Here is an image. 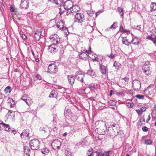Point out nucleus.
Returning <instances> with one entry per match:
<instances>
[{"mask_svg":"<svg viewBox=\"0 0 156 156\" xmlns=\"http://www.w3.org/2000/svg\"><path fill=\"white\" fill-rule=\"evenodd\" d=\"M80 55H82V56H80V59L83 60L86 59V57L87 56V54L83 52L81 53Z\"/></svg>","mask_w":156,"mask_h":156,"instance_id":"72a5a7b5","label":"nucleus"},{"mask_svg":"<svg viewBox=\"0 0 156 156\" xmlns=\"http://www.w3.org/2000/svg\"><path fill=\"white\" fill-rule=\"evenodd\" d=\"M132 10L133 11H135L137 10L138 8V5L137 3L132 2Z\"/></svg>","mask_w":156,"mask_h":156,"instance_id":"5701e85b","label":"nucleus"},{"mask_svg":"<svg viewBox=\"0 0 156 156\" xmlns=\"http://www.w3.org/2000/svg\"><path fill=\"white\" fill-rule=\"evenodd\" d=\"M41 31H36L34 33V37L35 39L37 41H39L41 38Z\"/></svg>","mask_w":156,"mask_h":156,"instance_id":"412c9836","label":"nucleus"},{"mask_svg":"<svg viewBox=\"0 0 156 156\" xmlns=\"http://www.w3.org/2000/svg\"><path fill=\"white\" fill-rule=\"evenodd\" d=\"M119 31L121 32H122V33H125L128 31L129 32V31H127L126 30H124L122 26V25H121L119 27Z\"/></svg>","mask_w":156,"mask_h":156,"instance_id":"ea45409f","label":"nucleus"},{"mask_svg":"<svg viewBox=\"0 0 156 156\" xmlns=\"http://www.w3.org/2000/svg\"><path fill=\"white\" fill-rule=\"evenodd\" d=\"M89 21L88 20H87L84 23H82L81 25L83 28H85L86 31L90 33L94 29L93 26H91L88 22Z\"/></svg>","mask_w":156,"mask_h":156,"instance_id":"0eeeda50","label":"nucleus"},{"mask_svg":"<svg viewBox=\"0 0 156 156\" xmlns=\"http://www.w3.org/2000/svg\"><path fill=\"white\" fill-rule=\"evenodd\" d=\"M49 97L50 98H54L57 99L58 97L57 92L55 91H52L50 93Z\"/></svg>","mask_w":156,"mask_h":156,"instance_id":"b1692460","label":"nucleus"},{"mask_svg":"<svg viewBox=\"0 0 156 156\" xmlns=\"http://www.w3.org/2000/svg\"><path fill=\"white\" fill-rule=\"evenodd\" d=\"M152 143V141L151 140H146L145 141V144L147 145H151Z\"/></svg>","mask_w":156,"mask_h":156,"instance_id":"c03bdc74","label":"nucleus"},{"mask_svg":"<svg viewBox=\"0 0 156 156\" xmlns=\"http://www.w3.org/2000/svg\"><path fill=\"white\" fill-rule=\"evenodd\" d=\"M49 38L52 42L53 44H58L60 42V39L59 38L58 36L56 34H54L51 35Z\"/></svg>","mask_w":156,"mask_h":156,"instance_id":"9d476101","label":"nucleus"},{"mask_svg":"<svg viewBox=\"0 0 156 156\" xmlns=\"http://www.w3.org/2000/svg\"><path fill=\"white\" fill-rule=\"evenodd\" d=\"M82 72L81 71H77L76 72L74 76H75V77H76L78 75H82Z\"/></svg>","mask_w":156,"mask_h":156,"instance_id":"603ef678","label":"nucleus"},{"mask_svg":"<svg viewBox=\"0 0 156 156\" xmlns=\"http://www.w3.org/2000/svg\"><path fill=\"white\" fill-rule=\"evenodd\" d=\"M126 106L129 108H132L133 107V106L132 105L131 103L130 102L127 103L126 104Z\"/></svg>","mask_w":156,"mask_h":156,"instance_id":"680f3d73","label":"nucleus"},{"mask_svg":"<svg viewBox=\"0 0 156 156\" xmlns=\"http://www.w3.org/2000/svg\"><path fill=\"white\" fill-rule=\"evenodd\" d=\"M61 48L56 44H51L48 47V49L51 53H55L57 52L60 51L62 52L63 50L64 47L61 46Z\"/></svg>","mask_w":156,"mask_h":156,"instance_id":"7ed1b4c3","label":"nucleus"},{"mask_svg":"<svg viewBox=\"0 0 156 156\" xmlns=\"http://www.w3.org/2000/svg\"><path fill=\"white\" fill-rule=\"evenodd\" d=\"M135 27H136L134 26ZM136 29H137L138 30H140V29H141V25H137L136 26Z\"/></svg>","mask_w":156,"mask_h":156,"instance_id":"338daca9","label":"nucleus"},{"mask_svg":"<svg viewBox=\"0 0 156 156\" xmlns=\"http://www.w3.org/2000/svg\"><path fill=\"white\" fill-rule=\"evenodd\" d=\"M87 13L89 16L91 17L93 16V14L94 13L93 11H91L90 10H87Z\"/></svg>","mask_w":156,"mask_h":156,"instance_id":"49530a36","label":"nucleus"},{"mask_svg":"<svg viewBox=\"0 0 156 156\" xmlns=\"http://www.w3.org/2000/svg\"><path fill=\"white\" fill-rule=\"evenodd\" d=\"M84 16L83 14L81 13H76L74 15V22L79 23H83L86 21H84Z\"/></svg>","mask_w":156,"mask_h":156,"instance_id":"39448f33","label":"nucleus"},{"mask_svg":"<svg viewBox=\"0 0 156 156\" xmlns=\"http://www.w3.org/2000/svg\"><path fill=\"white\" fill-rule=\"evenodd\" d=\"M95 130V132L99 135L105 134L107 130L105 123L103 121L100 122L98 128H96Z\"/></svg>","mask_w":156,"mask_h":156,"instance_id":"f257e3e1","label":"nucleus"},{"mask_svg":"<svg viewBox=\"0 0 156 156\" xmlns=\"http://www.w3.org/2000/svg\"><path fill=\"white\" fill-rule=\"evenodd\" d=\"M86 74L90 76H94V75L95 72L93 69H90L87 70Z\"/></svg>","mask_w":156,"mask_h":156,"instance_id":"2f4dec72","label":"nucleus"},{"mask_svg":"<svg viewBox=\"0 0 156 156\" xmlns=\"http://www.w3.org/2000/svg\"><path fill=\"white\" fill-rule=\"evenodd\" d=\"M122 80H124L126 82H128L129 80V78L128 77H125L124 78H122Z\"/></svg>","mask_w":156,"mask_h":156,"instance_id":"052dcab7","label":"nucleus"},{"mask_svg":"<svg viewBox=\"0 0 156 156\" xmlns=\"http://www.w3.org/2000/svg\"><path fill=\"white\" fill-rule=\"evenodd\" d=\"M151 64L150 62H146L143 65L142 70L144 73L147 75H149L151 73Z\"/></svg>","mask_w":156,"mask_h":156,"instance_id":"20e7f679","label":"nucleus"},{"mask_svg":"<svg viewBox=\"0 0 156 156\" xmlns=\"http://www.w3.org/2000/svg\"><path fill=\"white\" fill-rule=\"evenodd\" d=\"M78 119L76 115H73L71 117V119L72 121L75 122Z\"/></svg>","mask_w":156,"mask_h":156,"instance_id":"3c124183","label":"nucleus"},{"mask_svg":"<svg viewBox=\"0 0 156 156\" xmlns=\"http://www.w3.org/2000/svg\"><path fill=\"white\" fill-rule=\"evenodd\" d=\"M116 102L115 100H111L108 101V104L110 105H114L116 104Z\"/></svg>","mask_w":156,"mask_h":156,"instance_id":"4c0bfd02","label":"nucleus"},{"mask_svg":"<svg viewBox=\"0 0 156 156\" xmlns=\"http://www.w3.org/2000/svg\"><path fill=\"white\" fill-rule=\"evenodd\" d=\"M110 152V151H108L107 152L105 151L104 153L101 154L100 156H110L109 153Z\"/></svg>","mask_w":156,"mask_h":156,"instance_id":"37998d69","label":"nucleus"},{"mask_svg":"<svg viewBox=\"0 0 156 156\" xmlns=\"http://www.w3.org/2000/svg\"><path fill=\"white\" fill-rule=\"evenodd\" d=\"M132 86L135 91H138L141 87V82L138 80H134L132 83Z\"/></svg>","mask_w":156,"mask_h":156,"instance_id":"9b49d317","label":"nucleus"},{"mask_svg":"<svg viewBox=\"0 0 156 156\" xmlns=\"http://www.w3.org/2000/svg\"><path fill=\"white\" fill-rule=\"evenodd\" d=\"M139 123H140H140L142 122H144V123H141V125H142V124H143V125H144L145 124V119H144V118H142V119H140V120H139Z\"/></svg>","mask_w":156,"mask_h":156,"instance_id":"bf43d9fd","label":"nucleus"},{"mask_svg":"<svg viewBox=\"0 0 156 156\" xmlns=\"http://www.w3.org/2000/svg\"><path fill=\"white\" fill-rule=\"evenodd\" d=\"M64 2V0H58V5H59L60 6H61L62 4H63V2Z\"/></svg>","mask_w":156,"mask_h":156,"instance_id":"13d9d810","label":"nucleus"},{"mask_svg":"<svg viewBox=\"0 0 156 156\" xmlns=\"http://www.w3.org/2000/svg\"><path fill=\"white\" fill-rule=\"evenodd\" d=\"M71 110L69 109L67 107H66L64 113V115L66 117L69 116L71 114Z\"/></svg>","mask_w":156,"mask_h":156,"instance_id":"a878e982","label":"nucleus"},{"mask_svg":"<svg viewBox=\"0 0 156 156\" xmlns=\"http://www.w3.org/2000/svg\"><path fill=\"white\" fill-rule=\"evenodd\" d=\"M1 124H2L3 126H4V128L5 130L8 131L9 132L11 131L14 134L16 133H14V132L16 131L15 130L11 129L9 125L6 124L2 122L0 123V125Z\"/></svg>","mask_w":156,"mask_h":156,"instance_id":"f3484780","label":"nucleus"},{"mask_svg":"<svg viewBox=\"0 0 156 156\" xmlns=\"http://www.w3.org/2000/svg\"><path fill=\"white\" fill-rule=\"evenodd\" d=\"M117 10L119 13L120 14V16L122 17V18L123 19V16L124 15L123 9L122 8H121L120 7H119L118 8Z\"/></svg>","mask_w":156,"mask_h":156,"instance_id":"473e14b6","label":"nucleus"},{"mask_svg":"<svg viewBox=\"0 0 156 156\" xmlns=\"http://www.w3.org/2000/svg\"><path fill=\"white\" fill-rule=\"evenodd\" d=\"M41 151L42 154H47L48 153L49 151L48 148H45L43 149H42Z\"/></svg>","mask_w":156,"mask_h":156,"instance_id":"c9c22d12","label":"nucleus"},{"mask_svg":"<svg viewBox=\"0 0 156 156\" xmlns=\"http://www.w3.org/2000/svg\"><path fill=\"white\" fill-rule=\"evenodd\" d=\"M96 152L98 154L99 156L101 155V154H102L101 153L102 152V150L100 148H98L97 150L96 149Z\"/></svg>","mask_w":156,"mask_h":156,"instance_id":"8fccbe9b","label":"nucleus"},{"mask_svg":"<svg viewBox=\"0 0 156 156\" xmlns=\"http://www.w3.org/2000/svg\"><path fill=\"white\" fill-rule=\"evenodd\" d=\"M58 23H59V24L60 25V27L62 28V30H64L65 29H66V27H64V22L62 20H59L58 22Z\"/></svg>","mask_w":156,"mask_h":156,"instance_id":"cd10ccee","label":"nucleus"},{"mask_svg":"<svg viewBox=\"0 0 156 156\" xmlns=\"http://www.w3.org/2000/svg\"><path fill=\"white\" fill-rule=\"evenodd\" d=\"M20 37H21L24 40H26L27 38V37L25 34H22L21 36L20 34Z\"/></svg>","mask_w":156,"mask_h":156,"instance_id":"6e6d98bb","label":"nucleus"},{"mask_svg":"<svg viewBox=\"0 0 156 156\" xmlns=\"http://www.w3.org/2000/svg\"><path fill=\"white\" fill-rule=\"evenodd\" d=\"M87 141L85 139H83L81 142H79V144L81 146H83L86 144Z\"/></svg>","mask_w":156,"mask_h":156,"instance_id":"58836bf2","label":"nucleus"},{"mask_svg":"<svg viewBox=\"0 0 156 156\" xmlns=\"http://www.w3.org/2000/svg\"><path fill=\"white\" fill-rule=\"evenodd\" d=\"M58 120V118L57 116V115H55L53 118V122H56V121Z\"/></svg>","mask_w":156,"mask_h":156,"instance_id":"4d7b16f0","label":"nucleus"},{"mask_svg":"<svg viewBox=\"0 0 156 156\" xmlns=\"http://www.w3.org/2000/svg\"><path fill=\"white\" fill-rule=\"evenodd\" d=\"M147 108L146 107H143L140 109H137L136 111L139 115H140L142 112H144Z\"/></svg>","mask_w":156,"mask_h":156,"instance_id":"bb28decb","label":"nucleus"},{"mask_svg":"<svg viewBox=\"0 0 156 156\" xmlns=\"http://www.w3.org/2000/svg\"><path fill=\"white\" fill-rule=\"evenodd\" d=\"M30 146L32 150H38L40 147V142L37 139H34L30 140L29 142Z\"/></svg>","mask_w":156,"mask_h":156,"instance_id":"f03ea898","label":"nucleus"},{"mask_svg":"<svg viewBox=\"0 0 156 156\" xmlns=\"http://www.w3.org/2000/svg\"><path fill=\"white\" fill-rule=\"evenodd\" d=\"M24 152L27 155L29 156L30 153V150L28 147L25 146L24 147Z\"/></svg>","mask_w":156,"mask_h":156,"instance_id":"393cba45","label":"nucleus"},{"mask_svg":"<svg viewBox=\"0 0 156 156\" xmlns=\"http://www.w3.org/2000/svg\"><path fill=\"white\" fill-rule=\"evenodd\" d=\"M28 132L29 130L27 129L24 130L20 135L22 139L26 137H29V135L30 133Z\"/></svg>","mask_w":156,"mask_h":156,"instance_id":"a211bd4d","label":"nucleus"},{"mask_svg":"<svg viewBox=\"0 0 156 156\" xmlns=\"http://www.w3.org/2000/svg\"><path fill=\"white\" fill-rule=\"evenodd\" d=\"M12 90V87L10 86H7L5 89V93H9Z\"/></svg>","mask_w":156,"mask_h":156,"instance_id":"f704fd0d","label":"nucleus"},{"mask_svg":"<svg viewBox=\"0 0 156 156\" xmlns=\"http://www.w3.org/2000/svg\"><path fill=\"white\" fill-rule=\"evenodd\" d=\"M56 26L57 28H59L60 30H62V28L60 27V25L59 24V23L58 22H57V24L56 25Z\"/></svg>","mask_w":156,"mask_h":156,"instance_id":"774afa93","label":"nucleus"},{"mask_svg":"<svg viewBox=\"0 0 156 156\" xmlns=\"http://www.w3.org/2000/svg\"><path fill=\"white\" fill-rule=\"evenodd\" d=\"M142 130L144 132H147L148 130V128L146 126H144L142 128Z\"/></svg>","mask_w":156,"mask_h":156,"instance_id":"5fc2aeb1","label":"nucleus"},{"mask_svg":"<svg viewBox=\"0 0 156 156\" xmlns=\"http://www.w3.org/2000/svg\"><path fill=\"white\" fill-rule=\"evenodd\" d=\"M36 78H37V79L41 80V76L39 74H37L36 76Z\"/></svg>","mask_w":156,"mask_h":156,"instance_id":"69168bd1","label":"nucleus"},{"mask_svg":"<svg viewBox=\"0 0 156 156\" xmlns=\"http://www.w3.org/2000/svg\"><path fill=\"white\" fill-rule=\"evenodd\" d=\"M48 130V128L47 125L44 124L39 129V130L43 133H46Z\"/></svg>","mask_w":156,"mask_h":156,"instance_id":"6ab92c4d","label":"nucleus"},{"mask_svg":"<svg viewBox=\"0 0 156 156\" xmlns=\"http://www.w3.org/2000/svg\"><path fill=\"white\" fill-rule=\"evenodd\" d=\"M118 22H115L113 23V24L109 28L111 29H115L117 27V24Z\"/></svg>","mask_w":156,"mask_h":156,"instance_id":"e433bc0d","label":"nucleus"},{"mask_svg":"<svg viewBox=\"0 0 156 156\" xmlns=\"http://www.w3.org/2000/svg\"><path fill=\"white\" fill-rule=\"evenodd\" d=\"M58 68L56 64L54 63L50 64L48 66L47 72L51 74H55L58 71Z\"/></svg>","mask_w":156,"mask_h":156,"instance_id":"423d86ee","label":"nucleus"},{"mask_svg":"<svg viewBox=\"0 0 156 156\" xmlns=\"http://www.w3.org/2000/svg\"><path fill=\"white\" fill-rule=\"evenodd\" d=\"M58 128L57 127H55L54 128H53L52 129H51V131L53 132L54 134H55V133H58Z\"/></svg>","mask_w":156,"mask_h":156,"instance_id":"79ce46f5","label":"nucleus"},{"mask_svg":"<svg viewBox=\"0 0 156 156\" xmlns=\"http://www.w3.org/2000/svg\"><path fill=\"white\" fill-rule=\"evenodd\" d=\"M76 77L73 75H69L67 76V79L70 85L72 87L73 86Z\"/></svg>","mask_w":156,"mask_h":156,"instance_id":"4468645a","label":"nucleus"},{"mask_svg":"<svg viewBox=\"0 0 156 156\" xmlns=\"http://www.w3.org/2000/svg\"><path fill=\"white\" fill-rule=\"evenodd\" d=\"M136 97L139 99H144V96L141 94H137L136 96Z\"/></svg>","mask_w":156,"mask_h":156,"instance_id":"09e8293b","label":"nucleus"},{"mask_svg":"<svg viewBox=\"0 0 156 156\" xmlns=\"http://www.w3.org/2000/svg\"><path fill=\"white\" fill-rule=\"evenodd\" d=\"M115 57V55H113L111 53V54L108 56V57H109V58H111V59H113Z\"/></svg>","mask_w":156,"mask_h":156,"instance_id":"e2e57ef3","label":"nucleus"},{"mask_svg":"<svg viewBox=\"0 0 156 156\" xmlns=\"http://www.w3.org/2000/svg\"><path fill=\"white\" fill-rule=\"evenodd\" d=\"M72 9L73 12L77 13V12L80 10V8L78 5H76L74 6H73Z\"/></svg>","mask_w":156,"mask_h":156,"instance_id":"c756f323","label":"nucleus"},{"mask_svg":"<svg viewBox=\"0 0 156 156\" xmlns=\"http://www.w3.org/2000/svg\"><path fill=\"white\" fill-rule=\"evenodd\" d=\"M87 156H99L98 154L96 152V149H93L92 148L87 151Z\"/></svg>","mask_w":156,"mask_h":156,"instance_id":"dca6fc26","label":"nucleus"},{"mask_svg":"<svg viewBox=\"0 0 156 156\" xmlns=\"http://www.w3.org/2000/svg\"><path fill=\"white\" fill-rule=\"evenodd\" d=\"M100 69L101 72L103 74H105L108 71L107 66H105L101 64L100 65Z\"/></svg>","mask_w":156,"mask_h":156,"instance_id":"aec40b11","label":"nucleus"},{"mask_svg":"<svg viewBox=\"0 0 156 156\" xmlns=\"http://www.w3.org/2000/svg\"><path fill=\"white\" fill-rule=\"evenodd\" d=\"M151 32L152 33V34L151 35L147 36L146 37V39L153 41V43L156 46V35H155L153 33V32H154L156 34V29L155 28V30H152L151 31Z\"/></svg>","mask_w":156,"mask_h":156,"instance_id":"1a4fd4ad","label":"nucleus"},{"mask_svg":"<svg viewBox=\"0 0 156 156\" xmlns=\"http://www.w3.org/2000/svg\"><path fill=\"white\" fill-rule=\"evenodd\" d=\"M133 44L135 45H138L140 44V41L138 40V37H135L133 38L131 41Z\"/></svg>","mask_w":156,"mask_h":156,"instance_id":"4be33fe9","label":"nucleus"},{"mask_svg":"<svg viewBox=\"0 0 156 156\" xmlns=\"http://www.w3.org/2000/svg\"><path fill=\"white\" fill-rule=\"evenodd\" d=\"M72 9H67V11L66 12V15H73L74 14L73 13V12L71 10Z\"/></svg>","mask_w":156,"mask_h":156,"instance_id":"a19ab883","label":"nucleus"},{"mask_svg":"<svg viewBox=\"0 0 156 156\" xmlns=\"http://www.w3.org/2000/svg\"><path fill=\"white\" fill-rule=\"evenodd\" d=\"M151 9V12L152 10L154 11L156 10V3L155 2H152L150 5Z\"/></svg>","mask_w":156,"mask_h":156,"instance_id":"7c9ffc66","label":"nucleus"},{"mask_svg":"<svg viewBox=\"0 0 156 156\" xmlns=\"http://www.w3.org/2000/svg\"><path fill=\"white\" fill-rule=\"evenodd\" d=\"M121 64L116 61H115L114 62V63L113 64V66L115 67V69L117 70H118L120 69L121 67Z\"/></svg>","mask_w":156,"mask_h":156,"instance_id":"c85d7f7f","label":"nucleus"},{"mask_svg":"<svg viewBox=\"0 0 156 156\" xmlns=\"http://www.w3.org/2000/svg\"><path fill=\"white\" fill-rule=\"evenodd\" d=\"M27 95H24L23 97H22L20 99L21 100H22L23 101H24L25 102L27 100V99L29 98L28 97H27Z\"/></svg>","mask_w":156,"mask_h":156,"instance_id":"de8ad7c7","label":"nucleus"},{"mask_svg":"<svg viewBox=\"0 0 156 156\" xmlns=\"http://www.w3.org/2000/svg\"><path fill=\"white\" fill-rule=\"evenodd\" d=\"M112 128V129L113 132L114 133H111V134L115 135L116 136L119 134L120 130V127L118 124L114 123L111 125L108 128Z\"/></svg>","mask_w":156,"mask_h":156,"instance_id":"6e6552de","label":"nucleus"},{"mask_svg":"<svg viewBox=\"0 0 156 156\" xmlns=\"http://www.w3.org/2000/svg\"><path fill=\"white\" fill-rule=\"evenodd\" d=\"M29 0H21L20 6L22 8L27 9L29 6Z\"/></svg>","mask_w":156,"mask_h":156,"instance_id":"2eb2a0df","label":"nucleus"},{"mask_svg":"<svg viewBox=\"0 0 156 156\" xmlns=\"http://www.w3.org/2000/svg\"><path fill=\"white\" fill-rule=\"evenodd\" d=\"M95 86L94 84H93V85H90V88L91 89H95Z\"/></svg>","mask_w":156,"mask_h":156,"instance_id":"0e129e2a","label":"nucleus"},{"mask_svg":"<svg viewBox=\"0 0 156 156\" xmlns=\"http://www.w3.org/2000/svg\"><path fill=\"white\" fill-rule=\"evenodd\" d=\"M65 154L66 156H71L72 154L71 152L69 151H66L65 152Z\"/></svg>","mask_w":156,"mask_h":156,"instance_id":"a18cd8bd","label":"nucleus"},{"mask_svg":"<svg viewBox=\"0 0 156 156\" xmlns=\"http://www.w3.org/2000/svg\"><path fill=\"white\" fill-rule=\"evenodd\" d=\"M32 101L31 99H27V100L25 102L28 106H29L31 104Z\"/></svg>","mask_w":156,"mask_h":156,"instance_id":"864d4df0","label":"nucleus"},{"mask_svg":"<svg viewBox=\"0 0 156 156\" xmlns=\"http://www.w3.org/2000/svg\"><path fill=\"white\" fill-rule=\"evenodd\" d=\"M63 5V7L65 10L72 9L73 6V2L70 0H67L65 2Z\"/></svg>","mask_w":156,"mask_h":156,"instance_id":"ddd939ff","label":"nucleus"},{"mask_svg":"<svg viewBox=\"0 0 156 156\" xmlns=\"http://www.w3.org/2000/svg\"><path fill=\"white\" fill-rule=\"evenodd\" d=\"M15 112L13 111H9L8 113L5 116V118L12 121H14L15 119Z\"/></svg>","mask_w":156,"mask_h":156,"instance_id":"f8f14e48","label":"nucleus"}]
</instances>
